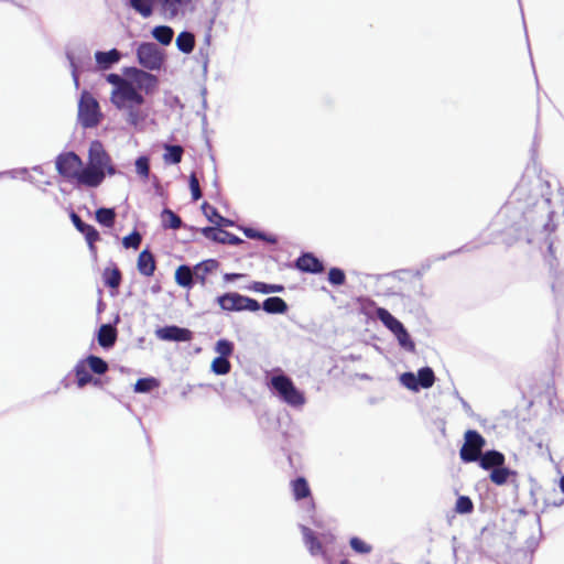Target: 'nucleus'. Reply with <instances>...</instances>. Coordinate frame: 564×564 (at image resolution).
<instances>
[{"instance_id": "nucleus-17", "label": "nucleus", "mask_w": 564, "mask_h": 564, "mask_svg": "<svg viewBox=\"0 0 564 564\" xmlns=\"http://www.w3.org/2000/svg\"><path fill=\"white\" fill-rule=\"evenodd\" d=\"M121 58V54L118 50L112 48L108 52L98 51L95 53V59L100 69H108L113 64H117Z\"/></svg>"}, {"instance_id": "nucleus-11", "label": "nucleus", "mask_w": 564, "mask_h": 564, "mask_svg": "<svg viewBox=\"0 0 564 564\" xmlns=\"http://www.w3.org/2000/svg\"><path fill=\"white\" fill-rule=\"evenodd\" d=\"M70 219L76 229L85 236L90 250L94 251V243L99 239V232L91 225L84 223L76 213L70 214Z\"/></svg>"}, {"instance_id": "nucleus-22", "label": "nucleus", "mask_w": 564, "mask_h": 564, "mask_svg": "<svg viewBox=\"0 0 564 564\" xmlns=\"http://www.w3.org/2000/svg\"><path fill=\"white\" fill-rule=\"evenodd\" d=\"M75 375L77 379V386L78 388H84L86 384L93 382L94 384H99V379H94L93 376L89 373L87 366L85 365V361H79L75 366Z\"/></svg>"}, {"instance_id": "nucleus-2", "label": "nucleus", "mask_w": 564, "mask_h": 564, "mask_svg": "<svg viewBox=\"0 0 564 564\" xmlns=\"http://www.w3.org/2000/svg\"><path fill=\"white\" fill-rule=\"evenodd\" d=\"M110 155L106 152L102 143L95 140L88 150V162L85 173L82 175L87 187H98L105 180V166L110 163Z\"/></svg>"}, {"instance_id": "nucleus-15", "label": "nucleus", "mask_w": 564, "mask_h": 564, "mask_svg": "<svg viewBox=\"0 0 564 564\" xmlns=\"http://www.w3.org/2000/svg\"><path fill=\"white\" fill-rule=\"evenodd\" d=\"M219 268V262L215 259H208L196 264L194 269L195 280L202 285L206 284V278Z\"/></svg>"}, {"instance_id": "nucleus-59", "label": "nucleus", "mask_w": 564, "mask_h": 564, "mask_svg": "<svg viewBox=\"0 0 564 564\" xmlns=\"http://www.w3.org/2000/svg\"><path fill=\"white\" fill-rule=\"evenodd\" d=\"M462 403H463L464 409H466V410L469 409V404L466 401L462 400Z\"/></svg>"}, {"instance_id": "nucleus-39", "label": "nucleus", "mask_w": 564, "mask_h": 564, "mask_svg": "<svg viewBox=\"0 0 564 564\" xmlns=\"http://www.w3.org/2000/svg\"><path fill=\"white\" fill-rule=\"evenodd\" d=\"M159 382L155 378H141L134 384V391L145 393L158 387Z\"/></svg>"}, {"instance_id": "nucleus-37", "label": "nucleus", "mask_w": 564, "mask_h": 564, "mask_svg": "<svg viewBox=\"0 0 564 564\" xmlns=\"http://www.w3.org/2000/svg\"><path fill=\"white\" fill-rule=\"evenodd\" d=\"M231 369L228 358L216 357L212 362V371L216 375H227Z\"/></svg>"}, {"instance_id": "nucleus-63", "label": "nucleus", "mask_w": 564, "mask_h": 564, "mask_svg": "<svg viewBox=\"0 0 564 564\" xmlns=\"http://www.w3.org/2000/svg\"><path fill=\"white\" fill-rule=\"evenodd\" d=\"M206 43L209 44V41H210V35L208 34L205 39Z\"/></svg>"}, {"instance_id": "nucleus-60", "label": "nucleus", "mask_w": 564, "mask_h": 564, "mask_svg": "<svg viewBox=\"0 0 564 564\" xmlns=\"http://www.w3.org/2000/svg\"><path fill=\"white\" fill-rule=\"evenodd\" d=\"M85 58H87L88 61L90 59V55H89L88 51H86V53H85Z\"/></svg>"}, {"instance_id": "nucleus-53", "label": "nucleus", "mask_w": 564, "mask_h": 564, "mask_svg": "<svg viewBox=\"0 0 564 564\" xmlns=\"http://www.w3.org/2000/svg\"><path fill=\"white\" fill-rule=\"evenodd\" d=\"M243 276H245V275H243V274H241V273H225V274H224V280H225L226 282H232V281H236V280L241 279V278H243Z\"/></svg>"}, {"instance_id": "nucleus-50", "label": "nucleus", "mask_w": 564, "mask_h": 564, "mask_svg": "<svg viewBox=\"0 0 564 564\" xmlns=\"http://www.w3.org/2000/svg\"><path fill=\"white\" fill-rule=\"evenodd\" d=\"M260 307L258 301L243 295V311L257 312Z\"/></svg>"}, {"instance_id": "nucleus-7", "label": "nucleus", "mask_w": 564, "mask_h": 564, "mask_svg": "<svg viewBox=\"0 0 564 564\" xmlns=\"http://www.w3.org/2000/svg\"><path fill=\"white\" fill-rule=\"evenodd\" d=\"M140 65L150 70H158L164 62V55L155 43H141L137 48Z\"/></svg>"}, {"instance_id": "nucleus-31", "label": "nucleus", "mask_w": 564, "mask_h": 564, "mask_svg": "<svg viewBox=\"0 0 564 564\" xmlns=\"http://www.w3.org/2000/svg\"><path fill=\"white\" fill-rule=\"evenodd\" d=\"M102 278L105 284L111 289H117L121 283V272L116 265L105 269Z\"/></svg>"}, {"instance_id": "nucleus-9", "label": "nucleus", "mask_w": 564, "mask_h": 564, "mask_svg": "<svg viewBox=\"0 0 564 564\" xmlns=\"http://www.w3.org/2000/svg\"><path fill=\"white\" fill-rule=\"evenodd\" d=\"M155 336L166 341H189L192 339V332L187 328L171 325L158 328Z\"/></svg>"}, {"instance_id": "nucleus-26", "label": "nucleus", "mask_w": 564, "mask_h": 564, "mask_svg": "<svg viewBox=\"0 0 564 564\" xmlns=\"http://www.w3.org/2000/svg\"><path fill=\"white\" fill-rule=\"evenodd\" d=\"M204 215L208 218L209 221L215 223L218 226H231L232 221L220 216L217 209L209 205L208 203H204L202 206Z\"/></svg>"}, {"instance_id": "nucleus-46", "label": "nucleus", "mask_w": 564, "mask_h": 564, "mask_svg": "<svg viewBox=\"0 0 564 564\" xmlns=\"http://www.w3.org/2000/svg\"><path fill=\"white\" fill-rule=\"evenodd\" d=\"M328 281L333 285H343L345 283V272L338 268H332L328 272Z\"/></svg>"}, {"instance_id": "nucleus-23", "label": "nucleus", "mask_w": 564, "mask_h": 564, "mask_svg": "<svg viewBox=\"0 0 564 564\" xmlns=\"http://www.w3.org/2000/svg\"><path fill=\"white\" fill-rule=\"evenodd\" d=\"M262 308L269 314H283L288 311V304L283 299L272 296L264 300Z\"/></svg>"}, {"instance_id": "nucleus-27", "label": "nucleus", "mask_w": 564, "mask_h": 564, "mask_svg": "<svg viewBox=\"0 0 564 564\" xmlns=\"http://www.w3.org/2000/svg\"><path fill=\"white\" fill-rule=\"evenodd\" d=\"M152 36L161 44L169 45L173 40L174 31L171 26L159 25L152 30Z\"/></svg>"}, {"instance_id": "nucleus-30", "label": "nucleus", "mask_w": 564, "mask_h": 564, "mask_svg": "<svg viewBox=\"0 0 564 564\" xmlns=\"http://www.w3.org/2000/svg\"><path fill=\"white\" fill-rule=\"evenodd\" d=\"M154 0H129L130 7L143 18H149L153 13Z\"/></svg>"}, {"instance_id": "nucleus-32", "label": "nucleus", "mask_w": 564, "mask_h": 564, "mask_svg": "<svg viewBox=\"0 0 564 564\" xmlns=\"http://www.w3.org/2000/svg\"><path fill=\"white\" fill-rule=\"evenodd\" d=\"M292 491L296 500L306 498L311 495L308 484L303 477H299L292 481Z\"/></svg>"}, {"instance_id": "nucleus-8", "label": "nucleus", "mask_w": 564, "mask_h": 564, "mask_svg": "<svg viewBox=\"0 0 564 564\" xmlns=\"http://www.w3.org/2000/svg\"><path fill=\"white\" fill-rule=\"evenodd\" d=\"M166 19L183 18L194 9V0H156Z\"/></svg>"}, {"instance_id": "nucleus-10", "label": "nucleus", "mask_w": 564, "mask_h": 564, "mask_svg": "<svg viewBox=\"0 0 564 564\" xmlns=\"http://www.w3.org/2000/svg\"><path fill=\"white\" fill-rule=\"evenodd\" d=\"M202 234L205 238L220 243L237 246L241 242L239 237L215 227H205L202 229Z\"/></svg>"}, {"instance_id": "nucleus-36", "label": "nucleus", "mask_w": 564, "mask_h": 564, "mask_svg": "<svg viewBox=\"0 0 564 564\" xmlns=\"http://www.w3.org/2000/svg\"><path fill=\"white\" fill-rule=\"evenodd\" d=\"M416 377L420 388L427 389L434 384L435 376L430 367L421 368Z\"/></svg>"}, {"instance_id": "nucleus-56", "label": "nucleus", "mask_w": 564, "mask_h": 564, "mask_svg": "<svg viewBox=\"0 0 564 564\" xmlns=\"http://www.w3.org/2000/svg\"><path fill=\"white\" fill-rule=\"evenodd\" d=\"M265 241L270 242V243H276V238L274 236H267L264 234V239Z\"/></svg>"}, {"instance_id": "nucleus-52", "label": "nucleus", "mask_w": 564, "mask_h": 564, "mask_svg": "<svg viewBox=\"0 0 564 564\" xmlns=\"http://www.w3.org/2000/svg\"><path fill=\"white\" fill-rule=\"evenodd\" d=\"M527 192V186L525 184L522 182L521 184H519L516 189L513 191L512 193V198L514 200H521L522 199V196L525 194Z\"/></svg>"}, {"instance_id": "nucleus-16", "label": "nucleus", "mask_w": 564, "mask_h": 564, "mask_svg": "<svg viewBox=\"0 0 564 564\" xmlns=\"http://www.w3.org/2000/svg\"><path fill=\"white\" fill-rule=\"evenodd\" d=\"M300 528L303 533L304 543L307 546L310 553L314 556L315 555L325 556V551L323 549L322 542L316 538L314 532L305 525H301Z\"/></svg>"}, {"instance_id": "nucleus-38", "label": "nucleus", "mask_w": 564, "mask_h": 564, "mask_svg": "<svg viewBox=\"0 0 564 564\" xmlns=\"http://www.w3.org/2000/svg\"><path fill=\"white\" fill-rule=\"evenodd\" d=\"M399 345L408 351H413L415 348L414 343L412 341L408 330L405 327H402L394 334Z\"/></svg>"}, {"instance_id": "nucleus-41", "label": "nucleus", "mask_w": 564, "mask_h": 564, "mask_svg": "<svg viewBox=\"0 0 564 564\" xmlns=\"http://www.w3.org/2000/svg\"><path fill=\"white\" fill-rule=\"evenodd\" d=\"M215 351L219 354L218 357L228 358L234 351V344L227 339H219L215 345Z\"/></svg>"}, {"instance_id": "nucleus-14", "label": "nucleus", "mask_w": 564, "mask_h": 564, "mask_svg": "<svg viewBox=\"0 0 564 564\" xmlns=\"http://www.w3.org/2000/svg\"><path fill=\"white\" fill-rule=\"evenodd\" d=\"M479 466L486 470H492L505 464V455L498 451H487L477 459Z\"/></svg>"}, {"instance_id": "nucleus-55", "label": "nucleus", "mask_w": 564, "mask_h": 564, "mask_svg": "<svg viewBox=\"0 0 564 564\" xmlns=\"http://www.w3.org/2000/svg\"><path fill=\"white\" fill-rule=\"evenodd\" d=\"M117 173V170L115 169V166L112 165V163H108V166H105V175L108 174V175H115Z\"/></svg>"}, {"instance_id": "nucleus-21", "label": "nucleus", "mask_w": 564, "mask_h": 564, "mask_svg": "<svg viewBox=\"0 0 564 564\" xmlns=\"http://www.w3.org/2000/svg\"><path fill=\"white\" fill-rule=\"evenodd\" d=\"M117 339V330L110 324H104L98 330V343L104 348H110Z\"/></svg>"}, {"instance_id": "nucleus-47", "label": "nucleus", "mask_w": 564, "mask_h": 564, "mask_svg": "<svg viewBox=\"0 0 564 564\" xmlns=\"http://www.w3.org/2000/svg\"><path fill=\"white\" fill-rule=\"evenodd\" d=\"M141 243V235L137 231L126 236L122 240V245L124 248H133L137 249Z\"/></svg>"}, {"instance_id": "nucleus-62", "label": "nucleus", "mask_w": 564, "mask_h": 564, "mask_svg": "<svg viewBox=\"0 0 564 564\" xmlns=\"http://www.w3.org/2000/svg\"><path fill=\"white\" fill-rule=\"evenodd\" d=\"M549 251L552 253L553 252V246H552V242L549 243Z\"/></svg>"}, {"instance_id": "nucleus-61", "label": "nucleus", "mask_w": 564, "mask_h": 564, "mask_svg": "<svg viewBox=\"0 0 564 564\" xmlns=\"http://www.w3.org/2000/svg\"><path fill=\"white\" fill-rule=\"evenodd\" d=\"M33 171L41 172V166H39V165H37V166H34V167H33Z\"/></svg>"}, {"instance_id": "nucleus-48", "label": "nucleus", "mask_w": 564, "mask_h": 564, "mask_svg": "<svg viewBox=\"0 0 564 564\" xmlns=\"http://www.w3.org/2000/svg\"><path fill=\"white\" fill-rule=\"evenodd\" d=\"M189 188L192 192L193 199L198 200L202 197V192H200L198 178L196 177V175L194 173L189 176Z\"/></svg>"}, {"instance_id": "nucleus-1", "label": "nucleus", "mask_w": 564, "mask_h": 564, "mask_svg": "<svg viewBox=\"0 0 564 564\" xmlns=\"http://www.w3.org/2000/svg\"><path fill=\"white\" fill-rule=\"evenodd\" d=\"M106 80L112 86L111 104L121 111L128 126L141 131L148 117L143 109L145 100L142 93L150 94L156 88V76L137 67H128L124 76L112 73L106 76Z\"/></svg>"}, {"instance_id": "nucleus-5", "label": "nucleus", "mask_w": 564, "mask_h": 564, "mask_svg": "<svg viewBox=\"0 0 564 564\" xmlns=\"http://www.w3.org/2000/svg\"><path fill=\"white\" fill-rule=\"evenodd\" d=\"M102 118L99 102L87 90H84L78 101V122L84 128H95Z\"/></svg>"}, {"instance_id": "nucleus-51", "label": "nucleus", "mask_w": 564, "mask_h": 564, "mask_svg": "<svg viewBox=\"0 0 564 564\" xmlns=\"http://www.w3.org/2000/svg\"><path fill=\"white\" fill-rule=\"evenodd\" d=\"M243 234L247 238H250V239H264V234L260 232L253 228H245Z\"/></svg>"}, {"instance_id": "nucleus-40", "label": "nucleus", "mask_w": 564, "mask_h": 564, "mask_svg": "<svg viewBox=\"0 0 564 564\" xmlns=\"http://www.w3.org/2000/svg\"><path fill=\"white\" fill-rule=\"evenodd\" d=\"M67 58H68L69 64H70L72 77H73L75 87L78 88L79 87V74L78 73H79V69L83 66V63H82V61L76 59L74 54L70 53V52L67 53Z\"/></svg>"}, {"instance_id": "nucleus-25", "label": "nucleus", "mask_w": 564, "mask_h": 564, "mask_svg": "<svg viewBox=\"0 0 564 564\" xmlns=\"http://www.w3.org/2000/svg\"><path fill=\"white\" fill-rule=\"evenodd\" d=\"M175 43L182 53L191 54L195 47V36L188 31H183L177 35Z\"/></svg>"}, {"instance_id": "nucleus-13", "label": "nucleus", "mask_w": 564, "mask_h": 564, "mask_svg": "<svg viewBox=\"0 0 564 564\" xmlns=\"http://www.w3.org/2000/svg\"><path fill=\"white\" fill-rule=\"evenodd\" d=\"M295 267L299 270L308 273H322L324 271V265L322 261H319L312 253H304L303 256L297 258Z\"/></svg>"}, {"instance_id": "nucleus-42", "label": "nucleus", "mask_w": 564, "mask_h": 564, "mask_svg": "<svg viewBox=\"0 0 564 564\" xmlns=\"http://www.w3.org/2000/svg\"><path fill=\"white\" fill-rule=\"evenodd\" d=\"M400 382L412 391H419L420 386L417 382V377L413 372H404L400 377Z\"/></svg>"}, {"instance_id": "nucleus-44", "label": "nucleus", "mask_w": 564, "mask_h": 564, "mask_svg": "<svg viewBox=\"0 0 564 564\" xmlns=\"http://www.w3.org/2000/svg\"><path fill=\"white\" fill-rule=\"evenodd\" d=\"M350 546L356 553L368 554L371 552L372 547L361 539L354 536L350 539Z\"/></svg>"}, {"instance_id": "nucleus-19", "label": "nucleus", "mask_w": 564, "mask_h": 564, "mask_svg": "<svg viewBox=\"0 0 564 564\" xmlns=\"http://www.w3.org/2000/svg\"><path fill=\"white\" fill-rule=\"evenodd\" d=\"M376 316L393 335L399 329L404 327L399 319H397L388 310L383 307H378L376 310Z\"/></svg>"}, {"instance_id": "nucleus-28", "label": "nucleus", "mask_w": 564, "mask_h": 564, "mask_svg": "<svg viewBox=\"0 0 564 564\" xmlns=\"http://www.w3.org/2000/svg\"><path fill=\"white\" fill-rule=\"evenodd\" d=\"M163 160L166 164H177L182 160L183 148L181 145H164Z\"/></svg>"}, {"instance_id": "nucleus-57", "label": "nucleus", "mask_w": 564, "mask_h": 564, "mask_svg": "<svg viewBox=\"0 0 564 564\" xmlns=\"http://www.w3.org/2000/svg\"><path fill=\"white\" fill-rule=\"evenodd\" d=\"M560 488L564 492V476L560 480Z\"/></svg>"}, {"instance_id": "nucleus-49", "label": "nucleus", "mask_w": 564, "mask_h": 564, "mask_svg": "<svg viewBox=\"0 0 564 564\" xmlns=\"http://www.w3.org/2000/svg\"><path fill=\"white\" fill-rule=\"evenodd\" d=\"M7 174H10L11 177H23V180H26L29 182H33V178L31 176H26L28 175V169H20V170H13V171H10V172H1L0 173V177H2L3 175H7Z\"/></svg>"}, {"instance_id": "nucleus-45", "label": "nucleus", "mask_w": 564, "mask_h": 564, "mask_svg": "<svg viewBox=\"0 0 564 564\" xmlns=\"http://www.w3.org/2000/svg\"><path fill=\"white\" fill-rule=\"evenodd\" d=\"M135 170L141 177L148 178L150 174L149 159L147 156L138 158L135 161Z\"/></svg>"}, {"instance_id": "nucleus-6", "label": "nucleus", "mask_w": 564, "mask_h": 564, "mask_svg": "<svg viewBox=\"0 0 564 564\" xmlns=\"http://www.w3.org/2000/svg\"><path fill=\"white\" fill-rule=\"evenodd\" d=\"M464 444L459 451L460 459L464 463L477 462L486 445L485 438L475 430H468L464 435Z\"/></svg>"}, {"instance_id": "nucleus-12", "label": "nucleus", "mask_w": 564, "mask_h": 564, "mask_svg": "<svg viewBox=\"0 0 564 564\" xmlns=\"http://www.w3.org/2000/svg\"><path fill=\"white\" fill-rule=\"evenodd\" d=\"M224 311L240 312L243 311V295L235 292L226 293L216 299Z\"/></svg>"}, {"instance_id": "nucleus-18", "label": "nucleus", "mask_w": 564, "mask_h": 564, "mask_svg": "<svg viewBox=\"0 0 564 564\" xmlns=\"http://www.w3.org/2000/svg\"><path fill=\"white\" fill-rule=\"evenodd\" d=\"M489 478L495 485L503 486L509 481L514 482L517 478V473L514 470L503 467L502 465L498 468L492 469Z\"/></svg>"}, {"instance_id": "nucleus-20", "label": "nucleus", "mask_w": 564, "mask_h": 564, "mask_svg": "<svg viewBox=\"0 0 564 564\" xmlns=\"http://www.w3.org/2000/svg\"><path fill=\"white\" fill-rule=\"evenodd\" d=\"M138 270L142 275L151 276L155 270V261L153 254L143 250L138 257Z\"/></svg>"}, {"instance_id": "nucleus-24", "label": "nucleus", "mask_w": 564, "mask_h": 564, "mask_svg": "<svg viewBox=\"0 0 564 564\" xmlns=\"http://www.w3.org/2000/svg\"><path fill=\"white\" fill-rule=\"evenodd\" d=\"M195 280L194 269L188 265H180L175 272V281L178 285L184 288H192Z\"/></svg>"}, {"instance_id": "nucleus-64", "label": "nucleus", "mask_w": 564, "mask_h": 564, "mask_svg": "<svg viewBox=\"0 0 564 564\" xmlns=\"http://www.w3.org/2000/svg\"><path fill=\"white\" fill-rule=\"evenodd\" d=\"M323 538H324V540H325V541H328V540H332V539H333L330 535H329V536L324 535Z\"/></svg>"}, {"instance_id": "nucleus-3", "label": "nucleus", "mask_w": 564, "mask_h": 564, "mask_svg": "<svg viewBox=\"0 0 564 564\" xmlns=\"http://www.w3.org/2000/svg\"><path fill=\"white\" fill-rule=\"evenodd\" d=\"M268 386L283 403L293 409H302L306 403L304 392L297 389L293 380L282 372L272 376Z\"/></svg>"}, {"instance_id": "nucleus-35", "label": "nucleus", "mask_w": 564, "mask_h": 564, "mask_svg": "<svg viewBox=\"0 0 564 564\" xmlns=\"http://www.w3.org/2000/svg\"><path fill=\"white\" fill-rule=\"evenodd\" d=\"M249 290L258 293H281L284 291V286L281 284H268L264 282H253Z\"/></svg>"}, {"instance_id": "nucleus-33", "label": "nucleus", "mask_w": 564, "mask_h": 564, "mask_svg": "<svg viewBox=\"0 0 564 564\" xmlns=\"http://www.w3.org/2000/svg\"><path fill=\"white\" fill-rule=\"evenodd\" d=\"M84 361L87 368L97 375H104L108 370V364L100 357L90 355Z\"/></svg>"}, {"instance_id": "nucleus-29", "label": "nucleus", "mask_w": 564, "mask_h": 564, "mask_svg": "<svg viewBox=\"0 0 564 564\" xmlns=\"http://www.w3.org/2000/svg\"><path fill=\"white\" fill-rule=\"evenodd\" d=\"M161 220L164 228L180 229L182 227V219L173 210L165 208L161 214Z\"/></svg>"}, {"instance_id": "nucleus-34", "label": "nucleus", "mask_w": 564, "mask_h": 564, "mask_svg": "<svg viewBox=\"0 0 564 564\" xmlns=\"http://www.w3.org/2000/svg\"><path fill=\"white\" fill-rule=\"evenodd\" d=\"M116 213L112 208L101 207L96 212L97 221L105 227H112L115 224Z\"/></svg>"}, {"instance_id": "nucleus-4", "label": "nucleus", "mask_w": 564, "mask_h": 564, "mask_svg": "<svg viewBox=\"0 0 564 564\" xmlns=\"http://www.w3.org/2000/svg\"><path fill=\"white\" fill-rule=\"evenodd\" d=\"M56 170L65 178L86 186L83 180L85 166L82 159L74 152L62 153L56 158Z\"/></svg>"}, {"instance_id": "nucleus-43", "label": "nucleus", "mask_w": 564, "mask_h": 564, "mask_svg": "<svg viewBox=\"0 0 564 564\" xmlns=\"http://www.w3.org/2000/svg\"><path fill=\"white\" fill-rule=\"evenodd\" d=\"M474 509L473 501L467 496H460L458 497L455 506V510L458 513H470Z\"/></svg>"}, {"instance_id": "nucleus-58", "label": "nucleus", "mask_w": 564, "mask_h": 564, "mask_svg": "<svg viewBox=\"0 0 564 564\" xmlns=\"http://www.w3.org/2000/svg\"><path fill=\"white\" fill-rule=\"evenodd\" d=\"M543 203L549 207L550 203H551V199L550 197H545Z\"/></svg>"}, {"instance_id": "nucleus-54", "label": "nucleus", "mask_w": 564, "mask_h": 564, "mask_svg": "<svg viewBox=\"0 0 564 564\" xmlns=\"http://www.w3.org/2000/svg\"><path fill=\"white\" fill-rule=\"evenodd\" d=\"M547 217H549V221L545 223L543 225V227H544V230L552 232L555 230V225L551 224V213L547 214Z\"/></svg>"}]
</instances>
